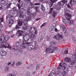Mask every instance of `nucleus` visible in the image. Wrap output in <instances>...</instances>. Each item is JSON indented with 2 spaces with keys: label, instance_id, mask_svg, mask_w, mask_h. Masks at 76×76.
I'll return each mask as SVG.
<instances>
[{
  "label": "nucleus",
  "instance_id": "41",
  "mask_svg": "<svg viewBox=\"0 0 76 76\" xmlns=\"http://www.w3.org/2000/svg\"><path fill=\"white\" fill-rule=\"evenodd\" d=\"M76 60H73L72 61L71 63V64H72V65H73V64H75V63H76Z\"/></svg>",
  "mask_w": 76,
  "mask_h": 76
},
{
  "label": "nucleus",
  "instance_id": "35",
  "mask_svg": "<svg viewBox=\"0 0 76 76\" xmlns=\"http://www.w3.org/2000/svg\"><path fill=\"white\" fill-rule=\"evenodd\" d=\"M36 29L35 27L34 28H31L30 29V32H34L35 31V29Z\"/></svg>",
  "mask_w": 76,
  "mask_h": 76
},
{
  "label": "nucleus",
  "instance_id": "25",
  "mask_svg": "<svg viewBox=\"0 0 76 76\" xmlns=\"http://www.w3.org/2000/svg\"><path fill=\"white\" fill-rule=\"evenodd\" d=\"M55 10H56V9L55 8L53 9V13L54 17H55L56 15L57 14V13L55 11Z\"/></svg>",
  "mask_w": 76,
  "mask_h": 76
},
{
  "label": "nucleus",
  "instance_id": "50",
  "mask_svg": "<svg viewBox=\"0 0 76 76\" xmlns=\"http://www.w3.org/2000/svg\"><path fill=\"white\" fill-rule=\"evenodd\" d=\"M62 22L63 23H65L66 24V23H67V22L66 21V20L65 19H63L62 20Z\"/></svg>",
  "mask_w": 76,
  "mask_h": 76
},
{
  "label": "nucleus",
  "instance_id": "34",
  "mask_svg": "<svg viewBox=\"0 0 76 76\" xmlns=\"http://www.w3.org/2000/svg\"><path fill=\"white\" fill-rule=\"evenodd\" d=\"M68 67L69 69H72L73 68V65L71 64L68 66Z\"/></svg>",
  "mask_w": 76,
  "mask_h": 76
},
{
  "label": "nucleus",
  "instance_id": "60",
  "mask_svg": "<svg viewBox=\"0 0 76 76\" xmlns=\"http://www.w3.org/2000/svg\"><path fill=\"white\" fill-rule=\"evenodd\" d=\"M11 4H12V3H9L7 5V7H10V6H11Z\"/></svg>",
  "mask_w": 76,
  "mask_h": 76
},
{
  "label": "nucleus",
  "instance_id": "16",
  "mask_svg": "<svg viewBox=\"0 0 76 76\" xmlns=\"http://www.w3.org/2000/svg\"><path fill=\"white\" fill-rule=\"evenodd\" d=\"M30 19L25 20L24 21L23 23L24 25V26H28V23H27L28 21H30Z\"/></svg>",
  "mask_w": 76,
  "mask_h": 76
},
{
  "label": "nucleus",
  "instance_id": "37",
  "mask_svg": "<svg viewBox=\"0 0 76 76\" xmlns=\"http://www.w3.org/2000/svg\"><path fill=\"white\" fill-rule=\"evenodd\" d=\"M56 43V42L55 41L54 42H52L51 43V46H50L52 47H54L55 46V44Z\"/></svg>",
  "mask_w": 76,
  "mask_h": 76
},
{
  "label": "nucleus",
  "instance_id": "14",
  "mask_svg": "<svg viewBox=\"0 0 76 76\" xmlns=\"http://www.w3.org/2000/svg\"><path fill=\"white\" fill-rule=\"evenodd\" d=\"M0 53L2 56H6L7 52L4 50H2L1 51Z\"/></svg>",
  "mask_w": 76,
  "mask_h": 76
},
{
  "label": "nucleus",
  "instance_id": "64",
  "mask_svg": "<svg viewBox=\"0 0 76 76\" xmlns=\"http://www.w3.org/2000/svg\"><path fill=\"white\" fill-rule=\"evenodd\" d=\"M26 3H29L30 1L29 0H24Z\"/></svg>",
  "mask_w": 76,
  "mask_h": 76
},
{
  "label": "nucleus",
  "instance_id": "36",
  "mask_svg": "<svg viewBox=\"0 0 76 76\" xmlns=\"http://www.w3.org/2000/svg\"><path fill=\"white\" fill-rule=\"evenodd\" d=\"M56 8L58 10H60L61 9V6L58 4L56 5Z\"/></svg>",
  "mask_w": 76,
  "mask_h": 76
},
{
  "label": "nucleus",
  "instance_id": "15",
  "mask_svg": "<svg viewBox=\"0 0 76 76\" xmlns=\"http://www.w3.org/2000/svg\"><path fill=\"white\" fill-rule=\"evenodd\" d=\"M27 45H30V43H32V44L33 42V40L32 39H29L27 40Z\"/></svg>",
  "mask_w": 76,
  "mask_h": 76
},
{
  "label": "nucleus",
  "instance_id": "4",
  "mask_svg": "<svg viewBox=\"0 0 76 76\" xmlns=\"http://www.w3.org/2000/svg\"><path fill=\"white\" fill-rule=\"evenodd\" d=\"M65 14L64 16L66 19H71V15L69 14L70 13V10H68L67 7H65L64 9Z\"/></svg>",
  "mask_w": 76,
  "mask_h": 76
},
{
  "label": "nucleus",
  "instance_id": "26",
  "mask_svg": "<svg viewBox=\"0 0 76 76\" xmlns=\"http://www.w3.org/2000/svg\"><path fill=\"white\" fill-rule=\"evenodd\" d=\"M46 25H47V23L45 22L41 26H40V28L41 29H42V28L43 27H44L45 26H46Z\"/></svg>",
  "mask_w": 76,
  "mask_h": 76
},
{
  "label": "nucleus",
  "instance_id": "55",
  "mask_svg": "<svg viewBox=\"0 0 76 76\" xmlns=\"http://www.w3.org/2000/svg\"><path fill=\"white\" fill-rule=\"evenodd\" d=\"M60 73H61V71H58L57 72L56 74L57 75H60Z\"/></svg>",
  "mask_w": 76,
  "mask_h": 76
},
{
  "label": "nucleus",
  "instance_id": "39",
  "mask_svg": "<svg viewBox=\"0 0 76 76\" xmlns=\"http://www.w3.org/2000/svg\"><path fill=\"white\" fill-rule=\"evenodd\" d=\"M50 74H52L51 75H54V76H55V74H56V72H55V71H54V70H52L50 72Z\"/></svg>",
  "mask_w": 76,
  "mask_h": 76
},
{
  "label": "nucleus",
  "instance_id": "11",
  "mask_svg": "<svg viewBox=\"0 0 76 76\" xmlns=\"http://www.w3.org/2000/svg\"><path fill=\"white\" fill-rule=\"evenodd\" d=\"M18 49V48L16 45H14L13 46V48L12 49V51L15 52V51L17 50Z\"/></svg>",
  "mask_w": 76,
  "mask_h": 76
},
{
  "label": "nucleus",
  "instance_id": "20",
  "mask_svg": "<svg viewBox=\"0 0 76 76\" xmlns=\"http://www.w3.org/2000/svg\"><path fill=\"white\" fill-rule=\"evenodd\" d=\"M31 17L28 16L27 17L26 15L23 16V19H31Z\"/></svg>",
  "mask_w": 76,
  "mask_h": 76
},
{
  "label": "nucleus",
  "instance_id": "63",
  "mask_svg": "<svg viewBox=\"0 0 76 76\" xmlns=\"http://www.w3.org/2000/svg\"><path fill=\"white\" fill-rule=\"evenodd\" d=\"M32 43H34L35 45H37V41H35L34 42H33Z\"/></svg>",
  "mask_w": 76,
  "mask_h": 76
},
{
  "label": "nucleus",
  "instance_id": "24",
  "mask_svg": "<svg viewBox=\"0 0 76 76\" xmlns=\"http://www.w3.org/2000/svg\"><path fill=\"white\" fill-rule=\"evenodd\" d=\"M18 22V25L19 26H22V20H19Z\"/></svg>",
  "mask_w": 76,
  "mask_h": 76
},
{
  "label": "nucleus",
  "instance_id": "33",
  "mask_svg": "<svg viewBox=\"0 0 76 76\" xmlns=\"http://www.w3.org/2000/svg\"><path fill=\"white\" fill-rule=\"evenodd\" d=\"M18 51H19L20 53H22V52H23V49H22V48H21V47L18 48Z\"/></svg>",
  "mask_w": 76,
  "mask_h": 76
},
{
  "label": "nucleus",
  "instance_id": "40",
  "mask_svg": "<svg viewBox=\"0 0 76 76\" xmlns=\"http://www.w3.org/2000/svg\"><path fill=\"white\" fill-rule=\"evenodd\" d=\"M34 37H35L36 38V37L37 35V30H36L34 32Z\"/></svg>",
  "mask_w": 76,
  "mask_h": 76
},
{
  "label": "nucleus",
  "instance_id": "21",
  "mask_svg": "<svg viewBox=\"0 0 76 76\" xmlns=\"http://www.w3.org/2000/svg\"><path fill=\"white\" fill-rule=\"evenodd\" d=\"M23 41V44H25V45H28V43L26 40L25 39V38H23V39L22 40Z\"/></svg>",
  "mask_w": 76,
  "mask_h": 76
},
{
  "label": "nucleus",
  "instance_id": "54",
  "mask_svg": "<svg viewBox=\"0 0 76 76\" xmlns=\"http://www.w3.org/2000/svg\"><path fill=\"white\" fill-rule=\"evenodd\" d=\"M21 64V62H18L16 64L17 66H20Z\"/></svg>",
  "mask_w": 76,
  "mask_h": 76
},
{
  "label": "nucleus",
  "instance_id": "53",
  "mask_svg": "<svg viewBox=\"0 0 76 76\" xmlns=\"http://www.w3.org/2000/svg\"><path fill=\"white\" fill-rule=\"evenodd\" d=\"M8 16L9 18H13V16L10 15H8Z\"/></svg>",
  "mask_w": 76,
  "mask_h": 76
},
{
  "label": "nucleus",
  "instance_id": "52",
  "mask_svg": "<svg viewBox=\"0 0 76 76\" xmlns=\"http://www.w3.org/2000/svg\"><path fill=\"white\" fill-rule=\"evenodd\" d=\"M12 31H6V34H12Z\"/></svg>",
  "mask_w": 76,
  "mask_h": 76
},
{
  "label": "nucleus",
  "instance_id": "61",
  "mask_svg": "<svg viewBox=\"0 0 76 76\" xmlns=\"http://www.w3.org/2000/svg\"><path fill=\"white\" fill-rule=\"evenodd\" d=\"M35 6H38V5H40V3H35L34 4Z\"/></svg>",
  "mask_w": 76,
  "mask_h": 76
},
{
  "label": "nucleus",
  "instance_id": "43",
  "mask_svg": "<svg viewBox=\"0 0 76 76\" xmlns=\"http://www.w3.org/2000/svg\"><path fill=\"white\" fill-rule=\"evenodd\" d=\"M53 9H54L53 8H52L50 9L49 11V14H50V13H52L53 11Z\"/></svg>",
  "mask_w": 76,
  "mask_h": 76
},
{
  "label": "nucleus",
  "instance_id": "23",
  "mask_svg": "<svg viewBox=\"0 0 76 76\" xmlns=\"http://www.w3.org/2000/svg\"><path fill=\"white\" fill-rule=\"evenodd\" d=\"M58 4L61 6H63L64 5V4L63 2V1H61L60 2H59L58 3Z\"/></svg>",
  "mask_w": 76,
  "mask_h": 76
},
{
  "label": "nucleus",
  "instance_id": "48",
  "mask_svg": "<svg viewBox=\"0 0 76 76\" xmlns=\"http://www.w3.org/2000/svg\"><path fill=\"white\" fill-rule=\"evenodd\" d=\"M62 1L63 2L64 4L67 3V0H62Z\"/></svg>",
  "mask_w": 76,
  "mask_h": 76
},
{
  "label": "nucleus",
  "instance_id": "19",
  "mask_svg": "<svg viewBox=\"0 0 76 76\" xmlns=\"http://www.w3.org/2000/svg\"><path fill=\"white\" fill-rule=\"evenodd\" d=\"M0 3L2 4H4V6H6L7 4V3L6 2L4 1L3 0H0Z\"/></svg>",
  "mask_w": 76,
  "mask_h": 76
},
{
  "label": "nucleus",
  "instance_id": "28",
  "mask_svg": "<svg viewBox=\"0 0 76 76\" xmlns=\"http://www.w3.org/2000/svg\"><path fill=\"white\" fill-rule=\"evenodd\" d=\"M4 36L3 35L1 36L0 37V41H4Z\"/></svg>",
  "mask_w": 76,
  "mask_h": 76
},
{
  "label": "nucleus",
  "instance_id": "62",
  "mask_svg": "<svg viewBox=\"0 0 76 76\" xmlns=\"http://www.w3.org/2000/svg\"><path fill=\"white\" fill-rule=\"evenodd\" d=\"M5 71H9V67H7L5 69Z\"/></svg>",
  "mask_w": 76,
  "mask_h": 76
},
{
  "label": "nucleus",
  "instance_id": "46",
  "mask_svg": "<svg viewBox=\"0 0 76 76\" xmlns=\"http://www.w3.org/2000/svg\"><path fill=\"white\" fill-rule=\"evenodd\" d=\"M25 44H22L21 45L23 49H24V48H26V46L25 45Z\"/></svg>",
  "mask_w": 76,
  "mask_h": 76
},
{
  "label": "nucleus",
  "instance_id": "1",
  "mask_svg": "<svg viewBox=\"0 0 76 76\" xmlns=\"http://www.w3.org/2000/svg\"><path fill=\"white\" fill-rule=\"evenodd\" d=\"M59 66L61 67L62 69L64 71L62 73V75L63 76H66V74H67V73H68L69 70H68V68L67 67H66V64L65 63V62L62 63L61 65V63H60Z\"/></svg>",
  "mask_w": 76,
  "mask_h": 76
},
{
  "label": "nucleus",
  "instance_id": "31",
  "mask_svg": "<svg viewBox=\"0 0 76 76\" xmlns=\"http://www.w3.org/2000/svg\"><path fill=\"white\" fill-rule=\"evenodd\" d=\"M39 48V47L37 45H35V48H34V49L35 50H38Z\"/></svg>",
  "mask_w": 76,
  "mask_h": 76
},
{
  "label": "nucleus",
  "instance_id": "9",
  "mask_svg": "<svg viewBox=\"0 0 76 76\" xmlns=\"http://www.w3.org/2000/svg\"><path fill=\"white\" fill-rule=\"evenodd\" d=\"M66 21H67V23H68L69 25H70L71 24H73L74 23V20H70V19H67Z\"/></svg>",
  "mask_w": 76,
  "mask_h": 76
},
{
  "label": "nucleus",
  "instance_id": "56",
  "mask_svg": "<svg viewBox=\"0 0 76 76\" xmlns=\"http://www.w3.org/2000/svg\"><path fill=\"white\" fill-rule=\"evenodd\" d=\"M23 18V16H22V15H21V14H20V15H19V18Z\"/></svg>",
  "mask_w": 76,
  "mask_h": 76
},
{
  "label": "nucleus",
  "instance_id": "13",
  "mask_svg": "<svg viewBox=\"0 0 76 76\" xmlns=\"http://www.w3.org/2000/svg\"><path fill=\"white\" fill-rule=\"evenodd\" d=\"M44 39V37L42 36V35L40 36L39 37L38 40V41L39 42H41Z\"/></svg>",
  "mask_w": 76,
  "mask_h": 76
},
{
  "label": "nucleus",
  "instance_id": "45",
  "mask_svg": "<svg viewBox=\"0 0 76 76\" xmlns=\"http://www.w3.org/2000/svg\"><path fill=\"white\" fill-rule=\"evenodd\" d=\"M19 28H20V26H19L18 24H17L15 27L16 29H18Z\"/></svg>",
  "mask_w": 76,
  "mask_h": 76
},
{
  "label": "nucleus",
  "instance_id": "32",
  "mask_svg": "<svg viewBox=\"0 0 76 76\" xmlns=\"http://www.w3.org/2000/svg\"><path fill=\"white\" fill-rule=\"evenodd\" d=\"M39 6L35 7L36 10L37 12H39Z\"/></svg>",
  "mask_w": 76,
  "mask_h": 76
},
{
  "label": "nucleus",
  "instance_id": "38",
  "mask_svg": "<svg viewBox=\"0 0 76 76\" xmlns=\"http://www.w3.org/2000/svg\"><path fill=\"white\" fill-rule=\"evenodd\" d=\"M36 15H37V13L36 12H35L34 13H32L31 14V16L32 17H34L35 16H36Z\"/></svg>",
  "mask_w": 76,
  "mask_h": 76
},
{
  "label": "nucleus",
  "instance_id": "5",
  "mask_svg": "<svg viewBox=\"0 0 76 76\" xmlns=\"http://www.w3.org/2000/svg\"><path fill=\"white\" fill-rule=\"evenodd\" d=\"M53 38L54 39H56V40L61 39L63 42H64L65 41V39H64V36L63 35H61L60 34H58L56 35L53 36Z\"/></svg>",
  "mask_w": 76,
  "mask_h": 76
},
{
  "label": "nucleus",
  "instance_id": "57",
  "mask_svg": "<svg viewBox=\"0 0 76 76\" xmlns=\"http://www.w3.org/2000/svg\"><path fill=\"white\" fill-rule=\"evenodd\" d=\"M27 14L28 16H30L31 14V12H30V11H27Z\"/></svg>",
  "mask_w": 76,
  "mask_h": 76
},
{
  "label": "nucleus",
  "instance_id": "30",
  "mask_svg": "<svg viewBox=\"0 0 76 76\" xmlns=\"http://www.w3.org/2000/svg\"><path fill=\"white\" fill-rule=\"evenodd\" d=\"M41 10H42V11H43V12H44V11L45 10V7H44V6H43V5H41Z\"/></svg>",
  "mask_w": 76,
  "mask_h": 76
},
{
  "label": "nucleus",
  "instance_id": "12",
  "mask_svg": "<svg viewBox=\"0 0 76 76\" xmlns=\"http://www.w3.org/2000/svg\"><path fill=\"white\" fill-rule=\"evenodd\" d=\"M18 48H20L22 47V43L20 42H17L16 43V45Z\"/></svg>",
  "mask_w": 76,
  "mask_h": 76
},
{
  "label": "nucleus",
  "instance_id": "2",
  "mask_svg": "<svg viewBox=\"0 0 76 76\" xmlns=\"http://www.w3.org/2000/svg\"><path fill=\"white\" fill-rule=\"evenodd\" d=\"M0 48H4L11 49V46L10 44H7V41L4 40L3 42H0Z\"/></svg>",
  "mask_w": 76,
  "mask_h": 76
},
{
  "label": "nucleus",
  "instance_id": "49",
  "mask_svg": "<svg viewBox=\"0 0 76 76\" xmlns=\"http://www.w3.org/2000/svg\"><path fill=\"white\" fill-rule=\"evenodd\" d=\"M63 30L64 31V32L65 33V32H67V28H65L64 29H63Z\"/></svg>",
  "mask_w": 76,
  "mask_h": 76
},
{
  "label": "nucleus",
  "instance_id": "6",
  "mask_svg": "<svg viewBox=\"0 0 76 76\" xmlns=\"http://www.w3.org/2000/svg\"><path fill=\"white\" fill-rule=\"evenodd\" d=\"M17 32L19 34V36H22L23 38H24L25 37L28 35V33L26 32L25 33V31H23L19 30H18L17 31Z\"/></svg>",
  "mask_w": 76,
  "mask_h": 76
},
{
  "label": "nucleus",
  "instance_id": "51",
  "mask_svg": "<svg viewBox=\"0 0 76 76\" xmlns=\"http://www.w3.org/2000/svg\"><path fill=\"white\" fill-rule=\"evenodd\" d=\"M39 65H38L37 66V67H36V70H39Z\"/></svg>",
  "mask_w": 76,
  "mask_h": 76
},
{
  "label": "nucleus",
  "instance_id": "8",
  "mask_svg": "<svg viewBox=\"0 0 76 76\" xmlns=\"http://www.w3.org/2000/svg\"><path fill=\"white\" fill-rule=\"evenodd\" d=\"M28 36L30 38H33V39H35L36 38L35 37H34V34H33V33L31 32H30L28 33Z\"/></svg>",
  "mask_w": 76,
  "mask_h": 76
},
{
  "label": "nucleus",
  "instance_id": "3",
  "mask_svg": "<svg viewBox=\"0 0 76 76\" xmlns=\"http://www.w3.org/2000/svg\"><path fill=\"white\" fill-rule=\"evenodd\" d=\"M58 48L56 47H52L51 46H49L48 48H47L45 50V53H53L54 51H57Z\"/></svg>",
  "mask_w": 76,
  "mask_h": 76
},
{
  "label": "nucleus",
  "instance_id": "22",
  "mask_svg": "<svg viewBox=\"0 0 76 76\" xmlns=\"http://www.w3.org/2000/svg\"><path fill=\"white\" fill-rule=\"evenodd\" d=\"M70 4H71L74 5L76 4V0H71L70 1Z\"/></svg>",
  "mask_w": 76,
  "mask_h": 76
},
{
  "label": "nucleus",
  "instance_id": "17",
  "mask_svg": "<svg viewBox=\"0 0 76 76\" xmlns=\"http://www.w3.org/2000/svg\"><path fill=\"white\" fill-rule=\"evenodd\" d=\"M65 61L66 62H68L69 63H71L72 62V60L71 59L69 58H66L64 59Z\"/></svg>",
  "mask_w": 76,
  "mask_h": 76
},
{
  "label": "nucleus",
  "instance_id": "42",
  "mask_svg": "<svg viewBox=\"0 0 76 76\" xmlns=\"http://www.w3.org/2000/svg\"><path fill=\"white\" fill-rule=\"evenodd\" d=\"M59 26L60 27H61V28H63V29H64L66 28V27L65 26H64V25L62 24L60 25Z\"/></svg>",
  "mask_w": 76,
  "mask_h": 76
},
{
  "label": "nucleus",
  "instance_id": "7",
  "mask_svg": "<svg viewBox=\"0 0 76 76\" xmlns=\"http://www.w3.org/2000/svg\"><path fill=\"white\" fill-rule=\"evenodd\" d=\"M20 1H21V0H18V3H19H19H17V6L18 7V10H20V9H23V7H22V4H23V2H20Z\"/></svg>",
  "mask_w": 76,
  "mask_h": 76
},
{
  "label": "nucleus",
  "instance_id": "58",
  "mask_svg": "<svg viewBox=\"0 0 76 76\" xmlns=\"http://www.w3.org/2000/svg\"><path fill=\"white\" fill-rule=\"evenodd\" d=\"M14 65H15V62L13 61L12 62V64H11V66H14Z\"/></svg>",
  "mask_w": 76,
  "mask_h": 76
},
{
  "label": "nucleus",
  "instance_id": "47",
  "mask_svg": "<svg viewBox=\"0 0 76 76\" xmlns=\"http://www.w3.org/2000/svg\"><path fill=\"white\" fill-rule=\"evenodd\" d=\"M68 49H67L66 50H65V51H64V53L65 54H68Z\"/></svg>",
  "mask_w": 76,
  "mask_h": 76
},
{
  "label": "nucleus",
  "instance_id": "59",
  "mask_svg": "<svg viewBox=\"0 0 76 76\" xmlns=\"http://www.w3.org/2000/svg\"><path fill=\"white\" fill-rule=\"evenodd\" d=\"M52 74H49V76H56V74H55V75L54 76V74L52 75Z\"/></svg>",
  "mask_w": 76,
  "mask_h": 76
},
{
  "label": "nucleus",
  "instance_id": "44",
  "mask_svg": "<svg viewBox=\"0 0 76 76\" xmlns=\"http://www.w3.org/2000/svg\"><path fill=\"white\" fill-rule=\"evenodd\" d=\"M28 26H25L24 27H22V30H23V31H25V30H26V29H27V27Z\"/></svg>",
  "mask_w": 76,
  "mask_h": 76
},
{
  "label": "nucleus",
  "instance_id": "10",
  "mask_svg": "<svg viewBox=\"0 0 76 76\" xmlns=\"http://www.w3.org/2000/svg\"><path fill=\"white\" fill-rule=\"evenodd\" d=\"M13 22H14L13 19L10 20L8 24L10 28H11V26H12V24L13 23Z\"/></svg>",
  "mask_w": 76,
  "mask_h": 76
},
{
  "label": "nucleus",
  "instance_id": "27",
  "mask_svg": "<svg viewBox=\"0 0 76 76\" xmlns=\"http://www.w3.org/2000/svg\"><path fill=\"white\" fill-rule=\"evenodd\" d=\"M27 46H28V49L29 50H32L33 49V48H32V46L29 45H28Z\"/></svg>",
  "mask_w": 76,
  "mask_h": 76
},
{
  "label": "nucleus",
  "instance_id": "18",
  "mask_svg": "<svg viewBox=\"0 0 76 76\" xmlns=\"http://www.w3.org/2000/svg\"><path fill=\"white\" fill-rule=\"evenodd\" d=\"M55 26H56V24L55 23L53 24L49 29V31H51L54 28Z\"/></svg>",
  "mask_w": 76,
  "mask_h": 76
},
{
  "label": "nucleus",
  "instance_id": "29",
  "mask_svg": "<svg viewBox=\"0 0 76 76\" xmlns=\"http://www.w3.org/2000/svg\"><path fill=\"white\" fill-rule=\"evenodd\" d=\"M4 40H6V41H8L9 39V37L7 35H6L4 37Z\"/></svg>",
  "mask_w": 76,
  "mask_h": 76
}]
</instances>
